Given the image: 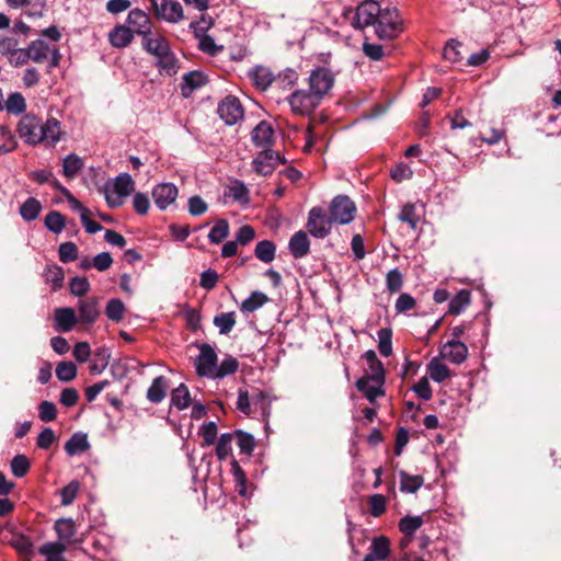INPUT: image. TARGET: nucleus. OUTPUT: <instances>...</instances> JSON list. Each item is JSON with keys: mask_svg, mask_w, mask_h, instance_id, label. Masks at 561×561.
I'll use <instances>...</instances> for the list:
<instances>
[{"mask_svg": "<svg viewBox=\"0 0 561 561\" xmlns=\"http://www.w3.org/2000/svg\"><path fill=\"white\" fill-rule=\"evenodd\" d=\"M20 138L27 145L36 146L39 144L46 147H55L61 139L60 122L50 117L43 122L33 114H26L18 125Z\"/></svg>", "mask_w": 561, "mask_h": 561, "instance_id": "1", "label": "nucleus"}, {"mask_svg": "<svg viewBox=\"0 0 561 561\" xmlns=\"http://www.w3.org/2000/svg\"><path fill=\"white\" fill-rule=\"evenodd\" d=\"M30 59L36 64L48 62V69L59 66L61 54L55 44H48L42 38L32 41L27 46Z\"/></svg>", "mask_w": 561, "mask_h": 561, "instance_id": "2", "label": "nucleus"}, {"mask_svg": "<svg viewBox=\"0 0 561 561\" xmlns=\"http://www.w3.org/2000/svg\"><path fill=\"white\" fill-rule=\"evenodd\" d=\"M402 31V19L396 8H379L375 32L379 38L390 39Z\"/></svg>", "mask_w": 561, "mask_h": 561, "instance_id": "3", "label": "nucleus"}, {"mask_svg": "<svg viewBox=\"0 0 561 561\" xmlns=\"http://www.w3.org/2000/svg\"><path fill=\"white\" fill-rule=\"evenodd\" d=\"M135 182L128 173L119 174L115 181L106 185L105 198L112 208H117L124 204V199L134 191Z\"/></svg>", "mask_w": 561, "mask_h": 561, "instance_id": "4", "label": "nucleus"}, {"mask_svg": "<svg viewBox=\"0 0 561 561\" xmlns=\"http://www.w3.org/2000/svg\"><path fill=\"white\" fill-rule=\"evenodd\" d=\"M333 220L322 207H312L309 210L306 228L308 232L317 238L324 239L330 234Z\"/></svg>", "mask_w": 561, "mask_h": 561, "instance_id": "5", "label": "nucleus"}, {"mask_svg": "<svg viewBox=\"0 0 561 561\" xmlns=\"http://www.w3.org/2000/svg\"><path fill=\"white\" fill-rule=\"evenodd\" d=\"M291 112L296 115H310L321 103V100L310 90H296L288 96Z\"/></svg>", "mask_w": 561, "mask_h": 561, "instance_id": "6", "label": "nucleus"}, {"mask_svg": "<svg viewBox=\"0 0 561 561\" xmlns=\"http://www.w3.org/2000/svg\"><path fill=\"white\" fill-rule=\"evenodd\" d=\"M308 81L309 90L322 101L323 96L332 89L335 77L330 69L319 67L311 71Z\"/></svg>", "mask_w": 561, "mask_h": 561, "instance_id": "7", "label": "nucleus"}, {"mask_svg": "<svg viewBox=\"0 0 561 561\" xmlns=\"http://www.w3.org/2000/svg\"><path fill=\"white\" fill-rule=\"evenodd\" d=\"M329 210L333 222L346 225L353 221L356 206L350 197L339 195L332 199Z\"/></svg>", "mask_w": 561, "mask_h": 561, "instance_id": "8", "label": "nucleus"}, {"mask_svg": "<svg viewBox=\"0 0 561 561\" xmlns=\"http://www.w3.org/2000/svg\"><path fill=\"white\" fill-rule=\"evenodd\" d=\"M379 13V3L377 1H363L356 9L352 19V25L355 28L363 30L373 25L376 28V23Z\"/></svg>", "mask_w": 561, "mask_h": 561, "instance_id": "9", "label": "nucleus"}, {"mask_svg": "<svg viewBox=\"0 0 561 561\" xmlns=\"http://www.w3.org/2000/svg\"><path fill=\"white\" fill-rule=\"evenodd\" d=\"M217 362L218 356L215 348L209 344H202L199 346V354L195 359L197 375L213 379Z\"/></svg>", "mask_w": 561, "mask_h": 561, "instance_id": "10", "label": "nucleus"}, {"mask_svg": "<svg viewBox=\"0 0 561 561\" xmlns=\"http://www.w3.org/2000/svg\"><path fill=\"white\" fill-rule=\"evenodd\" d=\"M218 115L227 125H234L244 116V111L237 96L229 95L218 105Z\"/></svg>", "mask_w": 561, "mask_h": 561, "instance_id": "11", "label": "nucleus"}, {"mask_svg": "<svg viewBox=\"0 0 561 561\" xmlns=\"http://www.w3.org/2000/svg\"><path fill=\"white\" fill-rule=\"evenodd\" d=\"M285 161L280 157V154L271 149H266L261 151L252 161V165L254 171L262 175L267 176L271 175L276 167Z\"/></svg>", "mask_w": 561, "mask_h": 561, "instance_id": "12", "label": "nucleus"}, {"mask_svg": "<svg viewBox=\"0 0 561 561\" xmlns=\"http://www.w3.org/2000/svg\"><path fill=\"white\" fill-rule=\"evenodd\" d=\"M150 1L158 18L170 23H178L183 19V9L180 2L164 0L161 4H158L156 0Z\"/></svg>", "mask_w": 561, "mask_h": 561, "instance_id": "13", "label": "nucleus"}, {"mask_svg": "<svg viewBox=\"0 0 561 561\" xmlns=\"http://www.w3.org/2000/svg\"><path fill=\"white\" fill-rule=\"evenodd\" d=\"M128 27L131 28L133 33L140 35L142 38L149 37L152 35L151 28L152 23L142 10L134 9L129 11L127 16Z\"/></svg>", "mask_w": 561, "mask_h": 561, "instance_id": "14", "label": "nucleus"}, {"mask_svg": "<svg viewBox=\"0 0 561 561\" xmlns=\"http://www.w3.org/2000/svg\"><path fill=\"white\" fill-rule=\"evenodd\" d=\"M178 196V187L172 183H160L152 190L156 206L163 210L173 204Z\"/></svg>", "mask_w": 561, "mask_h": 561, "instance_id": "15", "label": "nucleus"}, {"mask_svg": "<svg viewBox=\"0 0 561 561\" xmlns=\"http://www.w3.org/2000/svg\"><path fill=\"white\" fill-rule=\"evenodd\" d=\"M4 528L11 533V539L8 541V545L18 551L23 561H31L34 547L32 540L23 534L15 533L10 524H7Z\"/></svg>", "mask_w": 561, "mask_h": 561, "instance_id": "16", "label": "nucleus"}, {"mask_svg": "<svg viewBox=\"0 0 561 561\" xmlns=\"http://www.w3.org/2000/svg\"><path fill=\"white\" fill-rule=\"evenodd\" d=\"M78 321L82 324H93L99 316L100 308L96 298L81 299L78 302Z\"/></svg>", "mask_w": 561, "mask_h": 561, "instance_id": "17", "label": "nucleus"}, {"mask_svg": "<svg viewBox=\"0 0 561 561\" xmlns=\"http://www.w3.org/2000/svg\"><path fill=\"white\" fill-rule=\"evenodd\" d=\"M54 321L57 332H69L79 323L75 309L70 307L55 309Z\"/></svg>", "mask_w": 561, "mask_h": 561, "instance_id": "18", "label": "nucleus"}, {"mask_svg": "<svg viewBox=\"0 0 561 561\" xmlns=\"http://www.w3.org/2000/svg\"><path fill=\"white\" fill-rule=\"evenodd\" d=\"M440 355L451 363L460 365L468 357V347L465 343L458 340H450L444 344Z\"/></svg>", "mask_w": 561, "mask_h": 561, "instance_id": "19", "label": "nucleus"}, {"mask_svg": "<svg viewBox=\"0 0 561 561\" xmlns=\"http://www.w3.org/2000/svg\"><path fill=\"white\" fill-rule=\"evenodd\" d=\"M144 49L159 59L171 50L169 41L160 34H152L141 41Z\"/></svg>", "mask_w": 561, "mask_h": 561, "instance_id": "20", "label": "nucleus"}, {"mask_svg": "<svg viewBox=\"0 0 561 561\" xmlns=\"http://www.w3.org/2000/svg\"><path fill=\"white\" fill-rule=\"evenodd\" d=\"M289 251L295 259L306 256L310 251V241L307 232L299 230L289 240Z\"/></svg>", "mask_w": 561, "mask_h": 561, "instance_id": "21", "label": "nucleus"}, {"mask_svg": "<svg viewBox=\"0 0 561 561\" xmlns=\"http://www.w3.org/2000/svg\"><path fill=\"white\" fill-rule=\"evenodd\" d=\"M134 39V33L130 27L126 25H116L108 33V42L115 48H125L127 47Z\"/></svg>", "mask_w": 561, "mask_h": 561, "instance_id": "22", "label": "nucleus"}, {"mask_svg": "<svg viewBox=\"0 0 561 561\" xmlns=\"http://www.w3.org/2000/svg\"><path fill=\"white\" fill-rule=\"evenodd\" d=\"M225 196L232 198L241 205L250 203L249 190L247 185L240 180H232L225 188Z\"/></svg>", "mask_w": 561, "mask_h": 561, "instance_id": "23", "label": "nucleus"}, {"mask_svg": "<svg viewBox=\"0 0 561 561\" xmlns=\"http://www.w3.org/2000/svg\"><path fill=\"white\" fill-rule=\"evenodd\" d=\"M383 382L373 381V379L362 377L356 381V388L373 403L375 400L383 396Z\"/></svg>", "mask_w": 561, "mask_h": 561, "instance_id": "24", "label": "nucleus"}, {"mask_svg": "<svg viewBox=\"0 0 561 561\" xmlns=\"http://www.w3.org/2000/svg\"><path fill=\"white\" fill-rule=\"evenodd\" d=\"M274 129L271 124L263 121L252 130V140L257 147H266L273 142Z\"/></svg>", "mask_w": 561, "mask_h": 561, "instance_id": "25", "label": "nucleus"}, {"mask_svg": "<svg viewBox=\"0 0 561 561\" xmlns=\"http://www.w3.org/2000/svg\"><path fill=\"white\" fill-rule=\"evenodd\" d=\"M423 525V518L421 516H404L399 522L400 531L408 537L407 541L402 540L401 545L407 546L409 541L412 539L413 535L417 529Z\"/></svg>", "mask_w": 561, "mask_h": 561, "instance_id": "26", "label": "nucleus"}, {"mask_svg": "<svg viewBox=\"0 0 561 561\" xmlns=\"http://www.w3.org/2000/svg\"><path fill=\"white\" fill-rule=\"evenodd\" d=\"M206 83V77L201 71H191L183 77L181 91L183 96L188 98L192 92Z\"/></svg>", "mask_w": 561, "mask_h": 561, "instance_id": "27", "label": "nucleus"}, {"mask_svg": "<svg viewBox=\"0 0 561 561\" xmlns=\"http://www.w3.org/2000/svg\"><path fill=\"white\" fill-rule=\"evenodd\" d=\"M90 448L87 434L76 433L65 444V451L69 456H75L87 451Z\"/></svg>", "mask_w": 561, "mask_h": 561, "instance_id": "28", "label": "nucleus"}, {"mask_svg": "<svg viewBox=\"0 0 561 561\" xmlns=\"http://www.w3.org/2000/svg\"><path fill=\"white\" fill-rule=\"evenodd\" d=\"M253 84L260 90H266L274 80V76L268 68L259 66L249 73Z\"/></svg>", "mask_w": 561, "mask_h": 561, "instance_id": "29", "label": "nucleus"}, {"mask_svg": "<svg viewBox=\"0 0 561 561\" xmlns=\"http://www.w3.org/2000/svg\"><path fill=\"white\" fill-rule=\"evenodd\" d=\"M167 386L163 376L156 377L147 391V399L152 403H160L165 398Z\"/></svg>", "mask_w": 561, "mask_h": 561, "instance_id": "30", "label": "nucleus"}, {"mask_svg": "<svg viewBox=\"0 0 561 561\" xmlns=\"http://www.w3.org/2000/svg\"><path fill=\"white\" fill-rule=\"evenodd\" d=\"M157 67L159 72L165 76H174L180 68L179 60L172 50L157 59Z\"/></svg>", "mask_w": 561, "mask_h": 561, "instance_id": "31", "label": "nucleus"}, {"mask_svg": "<svg viewBox=\"0 0 561 561\" xmlns=\"http://www.w3.org/2000/svg\"><path fill=\"white\" fill-rule=\"evenodd\" d=\"M400 490L404 493H415L424 483V479L420 474H409L400 471Z\"/></svg>", "mask_w": 561, "mask_h": 561, "instance_id": "32", "label": "nucleus"}, {"mask_svg": "<svg viewBox=\"0 0 561 561\" xmlns=\"http://www.w3.org/2000/svg\"><path fill=\"white\" fill-rule=\"evenodd\" d=\"M65 545L60 542H46L38 549V552L45 557V561H66L62 553Z\"/></svg>", "mask_w": 561, "mask_h": 561, "instance_id": "33", "label": "nucleus"}, {"mask_svg": "<svg viewBox=\"0 0 561 561\" xmlns=\"http://www.w3.org/2000/svg\"><path fill=\"white\" fill-rule=\"evenodd\" d=\"M430 377L436 382H443L450 377L448 367L438 358L434 357L427 365Z\"/></svg>", "mask_w": 561, "mask_h": 561, "instance_id": "34", "label": "nucleus"}, {"mask_svg": "<svg viewBox=\"0 0 561 561\" xmlns=\"http://www.w3.org/2000/svg\"><path fill=\"white\" fill-rule=\"evenodd\" d=\"M171 402L179 410H184L192 404L190 390L184 383L172 390Z\"/></svg>", "mask_w": 561, "mask_h": 561, "instance_id": "35", "label": "nucleus"}, {"mask_svg": "<svg viewBox=\"0 0 561 561\" xmlns=\"http://www.w3.org/2000/svg\"><path fill=\"white\" fill-rule=\"evenodd\" d=\"M42 211V204L35 197H28L20 207V215L25 221L35 220Z\"/></svg>", "mask_w": 561, "mask_h": 561, "instance_id": "36", "label": "nucleus"}, {"mask_svg": "<svg viewBox=\"0 0 561 561\" xmlns=\"http://www.w3.org/2000/svg\"><path fill=\"white\" fill-rule=\"evenodd\" d=\"M267 301L268 297L264 293L253 291L245 300H243L240 309L244 313H251L264 306Z\"/></svg>", "mask_w": 561, "mask_h": 561, "instance_id": "37", "label": "nucleus"}, {"mask_svg": "<svg viewBox=\"0 0 561 561\" xmlns=\"http://www.w3.org/2000/svg\"><path fill=\"white\" fill-rule=\"evenodd\" d=\"M4 110L9 114L20 115L26 110L24 96L19 92L11 93L4 102Z\"/></svg>", "mask_w": 561, "mask_h": 561, "instance_id": "38", "label": "nucleus"}, {"mask_svg": "<svg viewBox=\"0 0 561 561\" xmlns=\"http://www.w3.org/2000/svg\"><path fill=\"white\" fill-rule=\"evenodd\" d=\"M83 168V161L75 153L68 154L64 159L62 172L68 179H73Z\"/></svg>", "mask_w": 561, "mask_h": 561, "instance_id": "39", "label": "nucleus"}, {"mask_svg": "<svg viewBox=\"0 0 561 561\" xmlns=\"http://www.w3.org/2000/svg\"><path fill=\"white\" fill-rule=\"evenodd\" d=\"M229 234V224L226 219H218L214 227L210 229L208 233V239L210 243L219 244L221 243Z\"/></svg>", "mask_w": 561, "mask_h": 561, "instance_id": "40", "label": "nucleus"}, {"mask_svg": "<svg viewBox=\"0 0 561 561\" xmlns=\"http://www.w3.org/2000/svg\"><path fill=\"white\" fill-rule=\"evenodd\" d=\"M238 360L232 356H227L222 359L220 365L217 364L213 379H222L229 375H232L238 370Z\"/></svg>", "mask_w": 561, "mask_h": 561, "instance_id": "41", "label": "nucleus"}, {"mask_svg": "<svg viewBox=\"0 0 561 561\" xmlns=\"http://www.w3.org/2000/svg\"><path fill=\"white\" fill-rule=\"evenodd\" d=\"M59 539L69 542L76 534V525L71 518L58 519L55 524Z\"/></svg>", "mask_w": 561, "mask_h": 561, "instance_id": "42", "label": "nucleus"}, {"mask_svg": "<svg viewBox=\"0 0 561 561\" xmlns=\"http://www.w3.org/2000/svg\"><path fill=\"white\" fill-rule=\"evenodd\" d=\"M275 251L276 248L272 241L263 240L256 244L254 253L260 261L270 263L275 257Z\"/></svg>", "mask_w": 561, "mask_h": 561, "instance_id": "43", "label": "nucleus"}, {"mask_svg": "<svg viewBox=\"0 0 561 561\" xmlns=\"http://www.w3.org/2000/svg\"><path fill=\"white\" fill-rule=\"evenodd\" d=\"M390 551V542L383 537H377L373 540L370 546V553L377 558L379 561H382L388 558Z\"/></svg>", "mask_w": 561, "mask_h": 561, "instance_id": "44", "label": "nucleus"}, {"mask_svg": "<svg viewBox=\"0 0 561 561\" xmlns=\"http://www.w3.org/2000/svg\"><path fill=\"white\" fill-rule=\"evenodd\" d=\"M470 304V293L460 290L449 302L448 311L451 314H459Z\"/></svg>", "mask_w": 561, "mask_h": 561, "instance_id": "45", "label": "nucleus"}, {"mask_svg": "<svg viewBox=\"0 0 561 561\" xmlns=\"http://www.w3.org/2000/svg\"><path fill=\"white\" fill-rule=\"evenodd\" d=\"M214 324L218 328L220 334H228L236 324L234 312H225L214 318Z\"/></svg>", "mask_w": 561, "mask_h": 561, "instance_id": "46", "label": "nucleus"}, {"mask_svg": "<svg viewBox=\"0 0 561 561\" xmlns=\"http://www.w3.org/2000/svg\"><path fill=\"white\" fill-rule=\"evenodd\" d=\"M45 227L54 233H60L65 228L64 216L56 210L49 211L45 217Z\"/></svg>", "mask_w": 561, "mask_h": 561, "instance_id": "47", "label": "nucleus"}, {"mask_svg": "<svg viewBox=\"0 0 561 561\" xmlns=\"http://www.w3.org/2000/svg\"><path fill=\"white\" fill-rule=\"evenodd\" d=\"M56 376L60 381H71L77 376V366L72 362H60L56 367Z\"/></svg>", "mask_w": 561, "mask_h": 561, "instance_id": "48", "label": "nucleus"}, {"mask_svg": "<svg viewBox=\"0 0 561 561\" xmlns=\"http://www.w3.org/2000/svg\"><path fill=\"white\" fill-rule=\"evenodd\" d=\"M47 283L53 284V289L57 290L62 286L64 271L57 265H49L46 267L44 273Z\"/></svg>", "mask_w": 561, "mask_h": 561, "instance_id": "49", "label": "nucleus"}, {"mask_svg": "<svg viewBox=\"0 0 561 561\" xmlns=\"http://www.w3.org/2000/svg\"><path fill=\"white\" fill-rule=\"evenodd\" d=\"M398 218L400 221L407 222L411 227V229H415L419 224V216L416 214L415 205L411 203L405 204L402 207Z\"/></svg>", "mask_w": 561, "mask_h": 561, "instance_id": "50", "label": "nucleus"}, {"mask_svg": "<svg viewBox=\"0 0 561 561\" xmlns=\"http://www.w3.org/2000/svg\"><path fill=\"white\" fill-rule=\"evenodd\" d=\"M391 336L392 332L388 328H382L378 331L379 352L385 357H388L392 352Z\"/></svg>", "mask_w": 561, "mask_h": 561, "instance_id": "51", "label": "nucleus"}, {"mask_svg": "<svg viewBox=\"0 0 561 561\" xmlns=\"http://www.w3.org/2000/svg\"><path fill=\"white\" fill-rule=\"evenodd\" d=\"M233 435L230 433L222 434L217 443L216 455L218 459H226L231 454V443Z\"/></svg>", "mask_w": 561, "mask_h": 561, "instance_id": "52", "label": "nucleus"}, {"mask_svg": "<svg viewBox=\"0 0 561 561\" xmlns=\"http://www.w3.org/2000/svg\"><path fill=\"white\" fill-rule=\"evenodd\" d=\"M30 469V461L24 455H16L11 461L12 473L18 477H24Z\"/></svg>", "mask_w": 561, "mask_h": 561, "instance_id": "53", "label": "nucleus"}, {"mask_svg": "<svg viewBox=\"0 0 561 561\" xmlns=\"http://www.w3.org/2000/svg\"><path fill=\"white\" fill-rule=\"evenodd\" d=\"M58 254L61 262H72L78 257V248L73 242H64L59 245Z\"/></svg>", "mask_w": 561, "mask_h": 561, "instance_id": "54", "label": "nucleus"}, {"mask_svg": "<svg viewBox=\"0 0 561 561\" xmlns=\"http://www.w3.org/2000/svg\"><path fill=\"white\" fill-rule=\"evenodd\" d=\"M30 55L26 48L9 49V61L14 67H21L30 61Z\"/></svg>", "mask_w": 561, "mask_h": 561, "instance_id": "55", "label": "nucleus"}, {"mask_svg": "<svg viewBox=\"0 0 561 561\" xmlns=\"http://www.w3.org/2000/svg\"><path fill=\"white\" fill-rule=\"evenodd\" d=\"M71 294L77 297L84 296L90 289V283L88 278L76 276L69 283Z\"/></svg>", "mask_w": 561, "mask_h": 561, "instance_id": "56", "label": "nucleus"}, {"mask_svg": "<svg viewBox=\"0 0 561 561\" xmlns=\"http://www.w3.org/2000/svg\"><path fill=\"white\" fill-rule=\"evenodd\" d=\"M403 284V276L398 268L388 272L386 276L387 289L391 293H397L401 289Z\"/></svg>", "mask_w": 561, "mask_h": 561, "instance_id": "57", "label": "nucleus"}, {"mask_svg": "<svg viewBox=\"0 0 561 561\" xmlns=\"http://www.w3.org/2000/svg\"><path fill=\"white\" fill-rule=\"evenodd\" d=\"M125 306L119 299H111L106 306V316L113 321H119L123 318Z\"/></svg>", "mask_w": 561, "mask_h": 561, "instance_id": "58", "label": "nucleus"}, {"mask_svg": "<svg viewBox=\"0 0 561 561\" xmlns=\"http://www.w3.org/2000/svg\"><path fill=\"white\" fill-rule=\"evenodd\" d=\"M460 43L451 39L446 44L443 50V56L446 60L456 64L461 60L462 56L459 50Z\"/></svg>", "mask_w": 561, "mask_h": 561, "instance_id": "59", "label": "nucleus"}, {"mask_svg": "<svg viewBox=\"0 0 561 561\" xmlns=\"http://www.w3.org/2000/svg\"><path fill=\"white\" fill-rule=\"evenodd\" d=\"M15 148V140L10 129L0 125V152H10Z\"/></svg>", "mask_w": 561, "mask_h": 561, "instance_id": "60", "label": "nucleus"}, {"mask_svg": "<svg viewBox=\"0 0 561 561\" xmlns=\"http://www.w3.org/2000/svg\"><path fill=\"white\" fill-rule=\"evenodd\" d=\"M237 444L240 448V451L245 455H251L254 448V438L252 435L238 431L236 433Z\"/></svg>", "mask_w": 561, "mask_h": 561, "instance_id": "61", "label": "nucleus"}, {"mask_svg": "<svg viewBox=\"0 0 561 561\" xmlns=\"http://www.w3.org/2000/svg\"><path fill=\"white\" fill-rule=\"evenodd\" d=\"M79 489L80 484L78 481H71L66 486H64L60 491L61 504L70 505L75 501Z\"/></svg>", "mask_w": 561, "mask_h": 561, "instance_id": "62", "label": "nucleus"}, {"mask_svg": "<svg viewBox=\"0 0 561 561\" xmlns=\"http://www.w3.org/2000/svg\"><path fill=\"white\" fill-rule=\"evenodd\" d=\"M38 416L43 422H51L57 416L56 405L50 401H43L38 407Z\"/></svg>", "mask_w": 561, "mask_h": 561, "instance_id": "63", "label": "nucleus"}, {"mask_svg": "<svg viewBox=\"0 0 561 561\" xmlns=\"http://www.w3.org/2000/svg\"><path fill=\"white\" fill-rule=\"evenodd\" d=\"M370 514L379 517L386 512V497L382 494H374L369 499Z\"/></svg>", "mask_w": 561, "mask_h": 561, "instance_id": "64", "label": "nucleus"}]
</instances>
